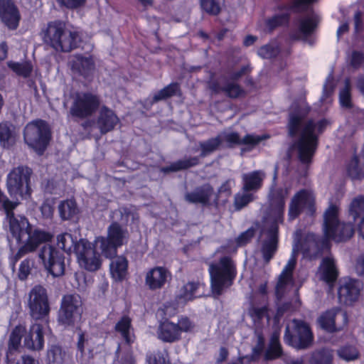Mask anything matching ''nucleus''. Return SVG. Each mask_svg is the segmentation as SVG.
I'll return each mask as SVG.
<instances>
[{"mask_svg": "<svg viewBox=\"0 0 364 364\" xmlns=\"http://www.w3.org/2000/svg\"><path fill=\"white\" fill-rule=\"evenodd\" d=\"M326 248H328V242L325 235L318 240L313 233H308L304 238H301V231L295 232L291 255L279 275L276 286V295L278 299L282 297L289 285H292V272L296 265V255L301 252L305 257H311Z\"/></svg>", "mask_w": 364, "mask_h": 364, "instance_id": "1", "label": "nucleus"}, {"mask_svg": "<svg viewBox=\"0 0 364 364\" xmlns=\"http://www.w3.org/2000/svg\"><path fill=\"white\" fill-rule=\"evenodd\" d=\"M8 221L12 235L18 242H23L18 250L9 257L10 266L14 270L17 262L23 256L36 251L41 244L51 240L53 235L47 231L33 228L24 216L11 217Z\"/></svg>", "mask_w": 364, "mask_h": 364, "instance_id": "2", "label": "nucleus"}, {"mask_svg": "<svg viewBox=\"0 0 364 364\" xmlns=\"http://www.w3.org/2000/svg\"><path fill=\"white\" fill-rule=\"evenodd\" d=\"M327 124L326 120L315 122L312 120L303 123V117L291 113L288 124L289 134L293 136L298 132L299 138L295 144L300 161L304 164L311 162L317 146L318 134L321 133Z\"/></svg>", "mask_w": 364, "mask_h": 364, "instance_id": "3", "label": "nucleus"}, {"mask_svg": "<svg viewBox=\"0 0 364 364\" xmlns=\"http://www.w3.org/2000/svg\"><path fill=\"white\" fill-rule=\"evenodd\" d=\"M287 190H272L269 196V207L267 215L264 218L262 234L268 237L262 247L263 258L269 262L277 250L278 225L283 222L285 207L284 198L287 196Z\"/></svg>", "mask_w": 364, "mask_h": 364, "instance_id": "4", "label": "nucleus"}, {"mask_svg": "<svg viewBox=\"0 0 364 364\" xmlns=\"http://www.w3.org/2000/svg\"><path fill=\"white\" fill-rule=\"evenodd\" d=\"M57 245L68 254L75 252L79 265L90 272H95L101 267L100 255L96 252L95 246L86 239L76 242L72 235L68 232L57 236Z\"/></svg>", "mask_w": 364, "mask_h": 364, "instance_id": "5", "label": "nucleus"}, {"mask_svg": "<svg viewBox=\"0 0 364 364\" xmlns=\"http://www.w3.org/2000/svg\"><path fill=\"white\" fill-rule=\"evenodd\" d=\"M43 41L58 52H70L78 47L81 38L77 30L61 21H53L44 31Z\"/></svg>", "mask_w": 364, "mask_h": 364, "instance_id": "6", "label": "nucleus"}, {"mask_svg": "<svg viewBox=\"0 0 364 364\" xmlns=\"http://www.w3.org/2000/svg\"><path fill=\"white\" fill-rule=\"evenodd\" d=\"M338 207L331 205L324 213L323 235L329 242L333 240L336 242H343L350 239L354 229L351 223H340L338 220Z\"/></svg>", "mask_w": 364, "mask_h": 364, "instance_id": "7", "label": "nucleus"}, {"mask_svg": "<svg viewBox=\"0 0 364 364\" xmlns=\"http://www.w3.org/2000/svg\"><path fill=\"white\" fill-rule=\"evenodd\" d=\"M211 289L214 296L220 295L225 288L230 287L236 275L232 261L228 257L220 259L218 264L209 266Z\"/></svg>", "mask_w": 364, "mask_h": 364, "instance_id": "8", "label": "nucleus"}, {"mask_svg": "<svg viewBox=\"0 0 364 364\" xmlns=\"http://www.w3.org/2000/svg\"><path fill=\"white\" fill-rule=\"evenodd\" d=\"M32 171L27 166L14 168L7 175L6 187L11 196L27 200L31 198L32 189L30 186Z\"/></svg>", "mask_w": 364, "mask_h": 364, "instance_id": "9", "label": "nucleus"}, {"mask_svg": "<svg viewBox=\"0 0 364 364\" xmlns=\"http://www.w3.org/2000/svg\"><path fill=\"white\" fill-rule=\"evenodd\" d=\"M284 340L294 348L305 349L313 343L314 335L307 323L293 319L286 326Z\"/></svg>", "mask_w": 364, "mask_h": 364, "instance_id": "10", "label": "nucleus"}, {"mask_svg": "<svg viewBox=\"0 0 364 364\" xmlns=\"http://www.w3.org/2000/svg\"><path fill=\"white\" fill-rule=\"evenodd\" d=\"M25 142L38 154L46 149L50 140V130L43 120H36L28 123L24 129Z\"/></svg>", "mask_w": 364, "mask_h": 364, "instance_id": "11", "label": "nucleus"}, {"mask_svg": "<svg viewBox=\"0 0 364 364\" xmlns=\"http://www.w3.org/2000/svg\"><path fill=\"white\" fill-rule=\"evenodd\" d=\"M128 237L126 230L117 223H112L108 228L107 237H98L95 240V248L100 245L106 257H112L117 253V248L122 246Z\"/></svg>", "mask_w": 364, "mask_h": 364, "instance_id": "12", "label": "nucleus"}, {"mask_svg": "<svg viewBox=\"0 0 364 364\" xmlns=\"http://www.w3.org/2000/svg\"><path fill=\"white\" fill-rule=\"evenodd\" d=\"M100 96L90 92H78L73 95V102L70 113L78 118H85L92 115L100 107Z\"/></svg>", "mask_w": 364, "mask_h": 364, "instance_id": "13", "label": "nucleus"}, {"mask_svg": "<svg viewBox=\"0 0 364 364\" xmlns=\"http://www.w3.org/2000/svg\"><path fill=\"white\" fill-rule=\"evenodd\" d=\"M27 306L33 318H46L50 310L46 289L41 285L34 286L28 294Z\"/></svg>", "mask_w": 364, "mask_h": 364, "instance_id": "14", "label": "nucleus"}, {"mask_svg": "<svg viewBox=\"0 0 364 364\" xmlns=\"http://www.w3.org/2000/svg\"><path fill=\"white\" fill-rule=\"evenodd\" d=\"M82 300L79 295L68 294L63 297L58 321L63 326L73 325L81 318Z\"/></svg>", "mask_w": 364, "mask_h": 364, "instance_id": "15", "label": "nucleus"}, {"mask_svg": "<svg viewBox=\"0 0 364 364\" xmlns=\"http://www.w3.org/2000/svg\"><path fill=\"white\" fill-rule=\"evenodd\" d=\"M44 267L54 277L64 274L65 262L63 255L54 247L50 245H44L38 254Z\"/></svg>", "mask_w": 364, "mask_h": 364, "instance_id": "16", "label": "nucleus"}, {"mask_svg": "<svg viewBox=\"0 0 364 364\" xmlns=\"http://www.w3.org/2000/svg\"><path fill=\"white\" fill-rule=\"evenodd\" d=\"M318 322L321 328L328 332L339 331L347 326L348 315L345 311L336 308L321 314Z\"/></svg>", "mask_w": 364, "mask_h": 364, "instance_id": "17", "label": "nucleus"}, {"mask_svg": "<svg viewBox=\"0 0 364 364\" xmlns=\"http://www.w3.org/2000/svg\"><path fill=\"white\" fill-rule=\"evenodd\" d=\"M361 289V283L356 279H346L341 284L338 294L340 302L350 304L358 300Z\"/></svg>", "mask_w": 364, "mask_h": 364, "instance_id": "18", "label": "nucleus"}, {"mask_svg": "<svg viewBox=\"0 0 364 364\" xmlns=\"http://www.w3.org/2000/svg\"><path fill=\"white\" fill-rule=\"evenodd\" d=\"M314 200V194L309 191L301 190L296 193L289 205V219L294 220L298 217L304 208L311 207Z\"/></svg>", "mask_w": 364, "mask_h": 364, "instance_id": "19", "label": "nucleus"}, {"mask_svg": "<svg viewBox=\"0 0 364 364\" xmlns=\"http://www.w3.org/2000/svg\"><path fill=\"white\" fill-rule=\"evenodd\" d=\"M70 64L73 73L85 79L92 76L95 70V62L90 55H75L72 57Z\"/></svg>", "mask_w": 364, "mask_h": 364, "instance_id": "20", "label": "nucleus"}, {"mask_svg": "<svg viewBox=\"0 0 364 364\" xmlns=\"http://www.w3.org/2000/svg\"><path fill=\"white\" fill-rule=\"evenodd\" d=\"M0 18L10 29H16L20 21V14L12 0H0Z\"/></svg>", "mask_w": 364, "mask_h": 364, "instance_id": "21", "label": "nucleus"}, {"mask_svg": "<svg viewBox=\"0 0 364 364\" xmlns=\"http://www.w3.org/2000/svg\"><path fill=\"white\" fill-rule=\"evenodd\" d=\"M218 136L221 139V143L225 141L229 146L245 144L251 147H254L260 141L267 138L266 135L247 134L244 138L240 139L239 134L234 132H223L218 134Z\"/></svg>", "mask_w": 364, "mask_h": 364, "instance_id": "22", "label": "nucleus"}, {"mask_svg": "<svg viewBox=\"0 0 364 364\" xmlns=\"http://www.w3.org/2000/svg\"><path fill=\"white\" fill-rule=\"evenodd\" d=\"M170 272L164 267H156L146 272L145 277L146 284L150 289H161L171 279Z\"/></svg>", "mask_w": 364, "mask_h": 364, "instance_id": "23", "label": "nucleus"}, {"mask_svg": "<svg viewBox=\"0 0 364 364\" xmlns=\"http://www.w3.org/2000/svg\"><path fill=\"white\" fill-rule=\"evenodd\" d=\"M338 269L336 264V260L332 256H327L324 257L319 266L317 273L318 278L332 285L338 277Z\"/></svg>", "mask_w": 364, "mask_h": 364, "instance_id": "24", "label": "nucleus"}, {"mask_svg": "<svg viewBox=\"0 0 364 364\" xmlns=\"http://www.w3.org/2000/svg\"><path fill=\"white\" fill-rule=\"evenodd\" d=\"M24 346L29 350H41L44 346V336L42 326L34 323L31 326L24 338Z\"/></svg>", "mask_w": 364, "mask_h": 364, "instance_id": "25", "label": "nucleus"}, {"mask_svg": "<svg viewBox=\"0 0 364 364\" xmlns=\"http://www.w3.org/2000/svg\"><path fill=\"white\" fill-rule=\"evenodd\" d=\"M119 121V118L112 109L105 106L101 108L97 119V126L102 134L112 131Z\"/></svg>", "mask_w": 364, "mask_h": 364, "instance_id": "26", "label": "nucleus"}, {"mask_svg": "<svg viewBox=\"0 0 364 364\" xmlns=\"http://www.w3.org/2000/svg\"><path fill=\"white\" fill-rule=\"evenodd\" d=\"M213 188L210 184H204L194 191L185 195L186 201L191 203L208 205L213 195Z\"/></svg>", "mask_w": 364, "mask_h": 364, "instance_id": "27", "label": "nucleus"}, {"mask_svg": "<svg viewBox=\"0 0 364 364\" xmlns=\"http://www.w3.org/2000/svg\"><path fill=\"white\" fill-rule=\"evenodd\" d=\"M265 177L266 174L262 170L254 171L250 173L242 174V191H258L262 186V183Z\"/></svg>", "mask_w": 364, "mask_h": 364, "instance_id": "28", "label": "nucleus"}, {"mask_svg": "<svg viewBox=\"0 0 364 364\" xmlns=\"http://www.w3.org/2000/svg\"><path fill=\"white\" fill-rule=\"evenodd\" d=\"M347 173L353 180L364 178V144L360 154L355 156L348 163Z\"/></svg>", "mask_w": 364, "mask_h": 364, "instance_id": "29", "label": "nucleus"}, {"mask_svg": "<svg viewBox=\"0 0 364 364\" xmlns=\"http://www.w3.org/2000/svg\"><path fill=\"white\" fill-rule=\"evenodd\" d=\"M157 333L159 338L169 343L178 340L181 336L178 326L167 320L160 324Z\"/></svg>", "mask_w": 364, "mask_h": 364, "instance_id": "30", "label": "nucleus"}, {"mask_svg": "<svg viewBox=\"0 0 364 364\" xmlns=\"http://www.w3.org/2000/svg\"><path fill=\"white\" fill-rule=\"evenodd\" d=\"M318 21V16L314 14L300 19L297 26L299 33L292 37L295 39H299L302 36L310 35L316 28Z\"/></svg>", "mask_w": 364, "mask_h": 364, "instance_id": "31", "label": "nucleus"}, {"mask_svg": "<svg viewBox=\"0 0 364 364\" xmlns=\"http://www.w3.org/2000/svg\"><path fill=\"white\" fill-rule=\"evenodd\" d=\"M128 262L122 256L113 259L109 264L110 273L112 278L116 281L122 280L127 273Z\"/></svg>", "mask_w": 364, "mask_h": 364, "instance_id": "32", "label": "nucleus"}, {"mask_svg": "<svg viewBox=\"0 0 364 364\" xmlns=\"http://www.w3.org/2000/svg\"><path fill=\"white\" fill-rule=\"evenodd\" d=\"M115 330L119 333L127 343L134 341V335L131 324V318L129 316H123L115 325Z\"/></svg>", "mask_w": 364, "mask_h": 364, "instance_id": "33", "label": "nucleus"}, {"mask_svg": "<svg viewBox=\"0 0 364 364\" xmlns=\"http://www.w3.org/2000/svg\"><path fill=\"white\" fill-rule=\"evenodd\" d=\"M200 288V284L196 282H188L179 290L177 298L181 303L192 301L197 297L196 293Z\"/></svg>", "mask_w": 364, "mask_h": 364, "instance_id": "34", "label": "nucleus"}, {"mask_svg": "<svg viewBox=\"0 0 364 364\" xmlns=\"http://www.w3.org/2000/svg\"><path fill=\"white\" fill-rule=\"evenodd\" d=\"M198 157L183 159L172 163L168 166L162 168L161 171L164 173L176 172L194 166L198 164Z\"/></svg>", "mask_w": 364, "mask_h": 364, "instance_id": "35", "label": "nucleus"}, {"mask_svg": "<svg viewBox=\"0 0 364 364\" xmlns=\"http://www.w3.org/2000/svg\"><path fill=\"white\" fill-rule=\"evenodd\" d=\"M24 332L25 328L23 326H17L11 333L8 345V351L6 353L7 358L10 354H12L14 351L18 349L21 345L22 336Z\"/></svg>", "mask_w": 364, "mask_h": 364, "instance_id": "36", "label": "nucleus"}, {"mask_svg": "<svg viewBox=\"0 0 364 364\" xmlns=\"http://www.w3.org/2000/svg\"><path fill=\"white\" fill-rule=\"evenodd\" d=\"M58 210L60 218L64 220L73 218L78 213L77 204L72 199L61 202L58 206Z\"/></svg>", "mask_w": 364, "mask_h": 364, "instance_id": "37", "label": "nucleus"}, {"mask_svg": "<svg viewBox=\"0 0 364 364\" xmlns=\"http://www.w3.org/2000/svg\"><path fill=\"white\" fill-rule=\"evenodd\" d=\"M348 214L355 220L364 216V195L353 198L348 205Z\"/></svg>", "mask_w": 364, "mask_h": 364, "instance_id": "38", "label": "nucleus"}, {"mask_svg": "<svg viewBox=\"0 0 364 364\" xmlns=\"http://www.w3.org/2000/svg\"><path fill=\"white\" fill-rule=\"evenodd\" d=\"M282 354V349L279 340V334L274 333L266 351L265 358L267 360H274L279 358Z\"/></svg>", "mask_w": 364, "mask_h": 364, "instance_id": "39", "label": "nucleus"}, {"mask_svg": "<svg viewBox=\"0 0 364 364\" xmlns=\"http://www.w3.org/2000/svg\"><path fill=\"white\" fill-rule=\"evenodd\" d=\"M333 351L329 349H321L312 353L310 364H332Z\"/></svg>", "mask_w": 364, "mask_h": 364, "instance_id": "40", "label": "nucleus"}, {"mask_svg": "<svg viewBox=\"0 0 364 364\" xmlns=\"http://www.w3.org/2000/svg\"><path fill=\"white\" fill-rule=\"evenodd\" d=\"M337 354L341 359L346 362L354 361L358 359L360 355L358 350L353 345H346L341 347L338 349Z\"/></svg>", "mask_w": 364, "mask_h": 364, "instance_id": "41", "label": "nucleus"}, {"mask_svg": "<svg viewBox=\"0 0 364 364\" xmlns=\"http://www.w3.org/2000/svg\"><path fill=\"white\" fill-rule=\"evenodd\" d=\"M15 142V136L7 123L0 124V144L4 148H9Z\"/></svg>", "mask_w": 364, "mask_h": 364, "instance_id": "42", "label": "nucleus"}, {"mask_svg": "<svg viewBox=\"0 0 364 364\" xmlns=\"http://www.w3.org/2000/svg\"><path fill=\"white\" fill-rule=\"evenodd\" d=\"M257 344L252 349L251 355L241 356L239 361L241 364H248L256 357H257L262 351L264 345V339L260 333H256Z\"/></svg>", "mask_w": 364, "mask_h": 364, "instance_id": "43", "label": "nucleus"}, {"mask_svg": "<svg viewBox=\"0 0 364 364\" xmlns=\"http://www.w3.org/2000/svg\"><path fill=\"white\" fill-rule=\"evenodd\" d=\"M221 145V139L218 135L216 137L211 138L199 144L201 149L200 156L205 157L215 150Z\"/></svg>", "mask_w": 364, "mask_h": 364, "instance_id": "44", "label": "nucleus"}, {"mask_svg": "<svg viewBox=\"0 0 364 364\" xmlns=\"http://www.w3.org/2000/svg\"><path fill=\"white\" fill-rule=\"evenodd\" d=\"M179 85L178 83H171L166 87H164L153 97V103L160 100H166L175 95L178 91Z\"/></svg>", "mask_w": 364, "mask_h": 364, "instance_id": "45", "label": "nucleus"}, {"mask_svg": "<svg viewBox=\"0 0 364 364\" xmlns=\"http://www.w3.org/2000/svg\"><path fill=\"white\" fill-rule=\"evenodd\" d=\"M211 89L215 92L223 91L228 97L231 98H236L240 97L244 94L243 90L235 83H228L225 87H218L215 85L211 86Z\"/></svg>", "mask_w": 364, "mask_h": 364, "instance_id": "46", "label": "nucleus"}, {"mask_svg": "<svg viewBox=\"0 0 364 364\" xmlns=\"http://www.w3.org/2000/svg\"><path fill=\"white\" fill-rule=\"evenodd\" d=\"M223 0H200V6L203 10L211 15H217L220 13Z\"/></svg>", "mask_w": 364, "mask_h": 364, "instance_id": "47", "label": "nucleus"}, {"mask_svg": "<svg viewBox=\"0 0 364 364\" xmlns=\"http://www.w3.org/2000/svg\"><path fill=\"white\" fill-rule=\"evenodd\" d=\"M8 66L17 75L28 77L32 70V65L28 62L22 63L9 62Z\"/></svg>", "mask_w": 364, "mask_h": 364, "instance_id": "48", "label": "nucleus"}, {"mask_svg": "<svg viewBox=\"0 0 364 364\" xmlns=\"http://www.w3.org/2000/svg\"><path fill=\"white\" fill-rule=\"evenodd\" d=\"M255 196L250 191L238 193L235 196V206L236 209L240 210L247 205L250 202L252 201Z\"/></svg>", "mask_w": 364, "mask_h": 364, "instance_id": "49", "label": "nucleus"}, {"mask_svg": "<svg viewBox=\"0 0 364 364\" xmlns=\"http://www.w3.org/2000/svg\"><path fill=\"white\" fill-rule=\"evenodd\" d=\"M269 310L267 306L255 307L251 311V316L255 322H260L264 318H266L267 322L269 323L270 316Z\"/></svg>", "mask_w": 364, "mask_h": 364, "instance_id": "50", "label": "nucleus"}, {"mask_svg": "<svg viewBox=\"0 0 364 364\" xmlns=\"http://www.w3.org/2000/svg\"><path fill=\"white\" fill-rule=\"evenodd\" d=\"M34 266V261L32 259L27 258L21 262L18 270V277L21 280L26 279L31 273V269Z\"/></svg>", "mask_w": 364, "mask_h": 364, "instance_id": "51", "label": "nucleus"}, {"mask_svg": "<svg viewBox=\"0 0 364 364\" xmlns=\"http://www.w3.org/2000/svg\"><path fill=\"white\" fill-rule=\"evenodd\" d=\"M258 55L262 58H272L276 56L279 53V48L277 46L273 44H267L262 46L258 50Z\"/></svg>", "mask_w": 364, "mask_h": 364, "instance_id": "52", "label": "nucleus"}, {"mask_svg": "<svg viewBox=\"0 0 364 364\" xmlns=\"http://www.w3.org/2000/svg\"><path fill=\"white\" fill-rule=\"evenodd\" d=\"M339 100L342 107H350V81L348 79L345 80L344 87L340 92Z\"/></svg>", "mask_w": 364, "mask_h": 364, "instance_id": "53", "label": "nucleus"}, {"mask_svg": "<svg viewBox=\"0 0 364 364\" xmlns=\"http://www.w3.org/2000/svg\"><path fill=\"white\" fill-rule=\"evenodd\" d=\"M288 21V16L286 14H282L279 16H275L272 18H269L266 21V30L268 31H271L277 26L285 23Z\"/></svg>", "mask_w": 364, "mask_h": 364, "instance_id": "54", "label": "nucleus"}, {"mask_svg": "<svg viewBox=\"0 0 364 364\" xmlns=\"http://www.w3.org/2000/svg\"><path fill=\"white\" fill-rule=\"evenodd\" d=\"M166 360L165 352H156L147 357L149 364H165Z\"/></svg>", "mask_w": 364, "mask_h": 364, "instance_id": "55", "label": "nucleus"}, {"mask_svg": "<svg viewBox=\"0 0 364 364\" xmlns=\"http://www.w3.org/2000/svg\"><path fill=\"white\" fill-rule=\"evenodd\" d=\"M255 230L254 228L247 229L245 232L239 235L237 239L239 245H244L247 244L254 236Z\"/></svg>", "mask_w": 364, "mask_h": 364, "instance_id": "56", "label": "nucleus"}, {"mask_svg": "<svg viewBox=\"0 0 364 364\" xmlns=\"http://www.w3.org/2000/svg\"><path fill=\"white\" fill-rule=\"evenodd\" d=\"M364 63V55L360 52L355 51L351 55L350 65L358 68Z\"/></svg>", "mask_w": 364, "mask_h": 364, "instance_id": "57", "label": "nucleus"}, {"mask_svg": "<svg viewBox=\"0 0 364 364\" xmlns=\"http://www.w3.org/2000/svg\"><path fill=\"white\" fill-rule=\"evenodd\" d=\"M179 329V334L181 332H188L192 330L193 325L187 318H181L178 320V323H176Z\"/></svg>", "mask_w": 364, "mask_h": 364, "instance_id": "58", "label": "nucleus"}, {"mask_svg": "<svg viewBox=\"0 0 364 364\" xmlns=\"http://www.w3.org/2000/svg\"><path fill=\"white\" fill-rule=\"evenodd\" d=\"M41 212L43 218H50L53 215V208L48 201H44L41 206Z\"/></svg>", "mask_w": 364, "mask_h": 364, "instance_id": "59", "label": "nucleus"}, {"mask_svg": "<svg viewBox=\"0 0 364 364\" xmlns=\"http://www.w3.org/2000/svg\"><path fill=\"white\" fill-rule=\"evenodd\" d=\"M355 270L358 275L364 276V254L357 258Z\"/></svg>", "mask_w": 364, "mask_h": 364, "instance_id": "60", "label": "nucleus"}, {"mask_svg": "<svg viewBox=\"0 0 364 364\" xmlns=\"http://www.w3.org/2000/svg\"><path fill=\"white\" fill-rule=\"evenodd\" d=\"M58 1L67 8H76L82 5L85 0H58Z\"/></svg>", "mask_w": 364, "mask_h": 364, "instance_id": "61", "label": "nucleus"}, {"mask_svg": "<svg viewBox=\"0 0 364 364\" xmlns=\"http://www.w3.org/2000/svg\"><path fill=\"white\" fill-rule=\"evenodd\" d=\"M316 0H296L294 4V9L296 11H303L307 9L309 4Z\"/></svg>", "mask_w": 364, "mask_h": 364, "instance_id": "62", "label": "nucleus"}, {"mask_svg": "<svg viewBox=\"0 0 364 364\" xmlns=\"http://www.w3.org/2000/svg\"><path fill=\"white\" fill-rule=\"evenodd\" d=\"M87 338L85 337V335L83 333H80L78 335V341H77V348L82 354L85 349V343H87Z\"/></svg>", "mask_w": 364, "mask_h": 364, "instance_id": "63", "label": "nucleus"}, {"mask_svg": "<svg viewBox=\"0 0 364 364\" xmlns=\"http://www.w3.org/2000/svg\"><path fill=\"white\" fill-rule=\"evenodd\" d=\"M60 348L58 346H53L49 350H48V355L49 357V358H52V360L53 362H55L57 361V355H60Z\"/></svg>", "mask_w": 364, "mask_h": 364, "instance_id": "64", "label": "nucleus"}]
</instances>
